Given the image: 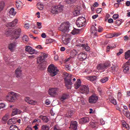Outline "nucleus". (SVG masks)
Listing matches in <instances>:
<instances>
[{"label":"nucleus","mask_w":130,"mask_h":130,"mask_svg":"<svg viewBox=\"0 0 130 130\" xmlns=\"http://www.w3.org/2000/svg\"><path fill=\"white\" fill-rule=\"evenodd\" d=\"M70 38L69 37L67 38H64V39H62L63 43H64V44H68V43L70 42Z\"/></svg>","instance_id":"c9c22d12"},{"label":"nucleus","mask_w":130,"mask_h":130,"mask_svg":"<svg viewBox=\"0 0 130 130\" xmlns=\"http://www.w3.org/2000/svg\"><path fill=\"white\" fill-rule=\"evenodd\" d=\"M15 74L16 75L17 78H19V77H21V75L22 74V70L20 68L18 67L16 69Z\"/></svg>","instance_id":"f3484780"},{"label":"nucleus","mask_w":130,"mask_h":130,"mask_svg":"<svg viewBox=\"0 0 130 130\" xmlns=\"http://www.w3.org/2000/svg\"><path fill=\"white\" fill-rule=\"evenodd\" d=\"M48 54L45 53H42L41 56L37 58V63L39 64V68L41 70H44L47 67L45 59L47 58Z\"/></svg>","instance_id":"f257e3e1"},{"label":"nucleus","mask_w":130,"mask_h":130,"mask_svg":"<svg viewBox=\"0 0 130 130\" xmlns=\"http://www.w3.org/2000/svg\"><path fill=\"white\" fill-rule=\"evenodd\" d=\"M124 57L125 59H126L127 60L130 58V50L125 52Z\"/></svg>","instance_id":"7c9ffc66"},{"label":"nucleus","mask_w":130,"mask_h":130,"mask_svg":"<svg viewBox=\"0 0 130 130\" xmlns=\"http://www.w3.org/2000/svg\"><path fill=\"white\" fill-rule=\"evenodd\" d=\"M70 128L71 130H77L78 128V122L77 121H71Z\"/></svg>","instance_id":"9b49d317"},{"label":"nucleus","mask_w":130,"mask_h":130,"mask_svg":"<svg viewBox=\"0 0 130 130\" xmlns=\"http://www.w3.org/2000/svg\"><path fill=\"white\" fill-rule=\"evenodd\" d=\"M115 24H116V25L117 26H120V25L122 24V19H117V20L115 21Z\"/></svg>","instance_id":"58836bf2"},{"label":"nucleus","mask_w":130,"mask_h":130,"mask_svg":"<svg viewBox=\"0 0 130 130\" xmlns=\"http://www.w3.org/2000/svg\"><path fill=\"white\" fill-rule=\"evenodd\" d=\"M4 6H5V3L3 2H1L0 3V12L1 11H2L3 9V8H4Z\"/></svg>","instance_id":"a18cd8bd"},{"label":"nucleus","mask_w":130,"mask_h":130,"mask_svg":"<svg viewBox=\"0 0 130 130\" xmlns=\"http://www.w3.org/2000/svg\"><path fill=\"white\" fill-rule=\"evenodd\" d=\"M21 111L18 110V109H14L12 111V116H15V115H17L18 114H21Z\"/></svg>","instance_id":"393cba45"},{"label":"nucleus","mask_w":130,"mask_h":130,"mask_svg":"<svg viewBox=\"0 0 130 130\" xmlns=\"http://www.w3.org/2000/svg\"><path fill=\"white\" fill-rule=\"evenodd\" d=\"M118 34L117 33H114V34H112L111 33H110L109 34H107L106 35V37L107 38H113V37H117Z\"/></svg>","instance_id":"bb28decb"},{"label":"nucleus","mask_w":130,"mask_h":130,"mask_svg":"<svg viewBox=\"0 0 130 130\" xmlns=\"http://www.w3.org/2000/svg\"><path fill=\"white\" fill-rule=\"evenodd\" d=\"M79 31L78 29H74L73 31H72V34L73 35H75L76 34H78L79 33Z\"/></svg>","instance_id":"de8ad7c7"},{"label":"nucleus","mask_w":130,"mask_h":130,"mask_svg":"<svg viewBox=\"0 0 130 130\" xmlns=\"http://www.w3.org/2000/svg\"><path fill=\"white\" fill-rule=\"evenodd\" d=\"M111 69L113 71H117L119 69V67L115 66V65H113V66L111 67Z\"/></svg>","instance_id":"a19ab883"},{"label":"nucleus","mask_w":130,"mask_h":130,"mask_svg":"<svg viewBox=\"0 0 130 130\" xmlns=\"http://www.w3.org/2000/svg\"><path fill=\"white\" fill-rule=\"evenodd\" d=\"M98 31L100 32H102V31H103V28H102V27H99Z\"/></svg>","instance_id":"e2e57ef3"},{"label":"nucleus","mask_w":130,"mask_h":130,"mask_svg":"<svg viewBox=\"0 0 130 130\" xmlns=\"http://www.w3.org/2000/svg\"><path fill=\"white\" fill-rule=\"evenodd\" d=\"M76 0H67L66 2L68 4H74L75 3Z\"/></svg>","instance_id":"c03bdc74"},{"label":"nucleus","mask_w":130,"mask_h":130,"mask_svg":"<svg viewBox=\"0 0 130 130\" xmlns=\"http://www.w3.org/2000/svg\"><path fill=\"white\" fill-rule=\"evenodd\" d=\"M70 55L71 58L72 57H75V56H77V55H78V52L76 51V50H72L70 53Z\"/></svg>","instance_id":"c85d7f7f"},{"label":"nucleus","mask_w":130,"mask_h":130,"mask_svg":"<svg viewBox=\"0 0 130 130\" xmlns=\"http://www.w3.org/2000/svg\"><path fill=\"white\" fill-rule=\"evenodd\" d=\"M114 20L113 18H109V19H108V22H109L110 24H112Z\"/></svg>","instance_id":"4d7b16f0"},{"label":"nucleus","mask_w":130,"mask_h":130,"mask_svg":"<svg viewBox=\"0 0 130 130\" xmlns=\"http://www.w3.org/2000/svg\"><path fill=\"white\" fill-rule=\"evenodd\" d=\"M41 130H49V127L47 125H43Z\"/></svg>","instance_id":"79ce46f5"},{"label":"nucleus","mask_w":130,"mask_h":130,"mask_svg":"<svg viewBox=\"0 0 130 130\" xmlns=\"http://www.w3.org/2000/svg\"><path fill=\"white\" fill-rule=\"evenodd\" d=\"M87 58V55L86 53H80L78 56V59L80 61H83Z\"/></svg>","instance_id":"4468645a"},{"label":"nucleus","mask_w":130,"mask_h":130,"mask_svg":"<svg viewBox=\"0 0 130 130\" xmlns=\"http://www.w3.org/2000/svg\"><path fill=\"white\" fill-rule=\"evenodd\" d=\"M8 118H9L8 116L7 115H5V116L3 117L2 120L4 122H5L7 121Z\"/></svg>","instance_id":"8fccbe9b"},{"label":"nucleus","mask_w":130,"mask_h":130,"mask_svg":"<svg viewBox=\"0 0 130 130\" xmlns=\"http://www.w3.org/2000/svg\"><path fill=\"white\" fill-rule=\"evenodd\" d=\"M73 14L74 16H77L80 14V11L78 9H76L74 10V11H73Z\"/></svg>","instance_id":"72a5a7b5"},{"label":"nucleus","mask_w":130,"mask_h":130,"mask_svg":"<svg viewBox=\"0 0 130 130\" xmlns=\"http://www.w3.org/2000/svg\"><path fill=\"white\" fill-rule=\"evenodd\" d=\"M81 82L80 79H78L77 81L75 84V89H78L81 86Z\"/></svg>","instance_id":"b1692460"},{"label":"nucleus","mask_w":130,"mask_h":130,"mask_svg":"<svg viewBox=\"0 0 130 130\" xmlns=\"http://www.w3.org/2000/svg\"><path fill=\"white\" fill-rule=\"evenodd\" d=\"M18 21V20L17 19H14V20H13V21H12L11 22H10L9 26H10L11 27H15V26H16V24H17Z\"/></svg>","instance_id":"a878e982"},{"label":"nucleus","mask_w":130,"mask_h":130,"mask_svg":"<svg viewBox=\"0 0 130 130\" xmlns=\"http://www.w3.org/2000/svg\"><path fill=\"white\" fill-rule=\"evenodd\" d=\"M17 45V42H13V43H10L9 45V48L10 50H14Z\"/></svg>","instance_id":"4be33fe9"},{"label":"nucleus","mask_w":130,"mask_h":130,"mask_svg":"<svg viewBox=\"0 0 130 130\" xmlns=\"http://www.w3.org/2000/svg\"><path fill=\"white\" fill-rule=\"evenodd\" d=\"M15 118H12L11 119H10L9 120H8L7 123L9 125H13V124H15Z\"/></svg>","instance_id":"c756f323"},{"label":"nucleus","mask_w":130,"mask_h":130,"mask_svg":"<svg viewBox=\"0 0 130 130\" xmlns=\"http://www.w3.org/2000/svg\"><path fill=\"white\" fill-rule=\"evenodd\" d=\"M37 7H38V9H39L40 10H43L44 6L43 4H38L37 5Z\"/></svg>","instance_id":"37998d69"},{"label":"nucleus","mask_w":130,"mask_h":130,"mask_svg":"<svg viewBox=\"0 0 130 130\" xmlns=\"http://www.w3.org/2000/svg\"><path fill=\"white\" fill-rule=\"evenodd\" d=\"M87 79L89 81H90V82H95L98 77L96 75H92V76H87Z\"/></svg>","instance_id":"a211bd4d"},{"label":"nucleus","mask_w":130,"mask_h":130,"mask_svg":"<svg viewBox=\"0 0 130 130\" xmlns=\"http://www.w3.org/2000/svg\"><path fill=\"white\" fill-rule=\"evenodd\" d=\"M20 96L18 93H15V92H10V94L7 96V99L10 102H15L17 99Z\"/></svg>","instance_id":"7ed1b4c3"},{"label":"nucleus","mask_w":130,"mask_h":130,"mask_svg":"<svg viewBox=\"0 0 130 130\" xmlns=\"http://www.w3.org/2000/svg\"><path fill=\"white\" fill-rule=\"evenodd\" d=\"M118 17H119V14H114L113 15V18H114V19H117Z\"/></svg>","instance_id":"6e6d98bb"},{"label":"nucleus","mask_w":130,"mask_h":130,"mask_svg":"<svg viewBox=\"0 0 130 130\" xmlns=\"http://www.w3.org/2000/svg\"><path fill=\"white\" fill-rule=\"evenodd\" d=\"M10 130H20V129H19L17 126H16V125H11L10 127Z\"/></svg>","instance_id":"2f4dec72"},{"label":"nucleus","mask_w":130,"mask_h":130,"mask_svg":"<svg viewBox=\"0 0 130 130\" xmlns=\"http://www.w3.org/2000/svg\"><path fill=\"white\" fill-rule=\"evenodd\" d=\"M70 23L69 22H63L60 24V27H59V30L62 31L66 33V32H69L70 30Z\"/></svg>","instance_id":"39448f33"},{"label":"nucleus","mask_w":130,"mask_h":130,"mask_svg":"<svg viewBox=\"0 0 130 130\" xmlns=\"http://www.w3.org/2000/svg\"><path fill=\"white\" fill-rule=\"evenodd\" d=\"M114 47H115V45H113V46H112V45H108L107 47V51H109L110 49L114 48Z\"/></svg>","instance_id":"09e8293b"},{"label":"nucleus","mask_w":130,"mask_h":130,"mask_svg":"<svg viewBox=\"0 0 130 130\" xmlns=\"http://www.w3.org/2000/svg\"><path fill=\"white\" fill-rule=\"evenodd\" d=\"M111 65V62L109 61H107L104 63V70L107 68V67H109Z\"/></svg>","instance_id":"e433bc0d"},{"label":"nucleus","mask_w":130,"mask_h":130,"mask_svg":"<svg viewBox=\"0 0 130 130\" xmlns=\"http://www.w3.org/2000/svg\"><path fill=\"white\" fill-rule=\"evenodd\" d=\"M122 125L123 127H126V128H127V126H128V124H127L126 122H123Z\"/></svg>","instance_id":"13d9d810"},{"label":"nucleus","mask_w":130,"mask_h":130,"mask_svg":"<svg viewBox=\"0 0 130 130\" xmlns=\"http://www.w3.org/2000/svg\"><path fill=\"white\" fill-rule=\"evenodd\" d=\"M124 114L125 116H126L127 118H129V117H130L129 111H127V110L125 112H124Z\"/></svg>","instance_id":"49530a36"},{"label":"nucleus","mask_w":130,"mask_h":130,"mask_svg":"<svg viewBox=\"0 0 130 130\" xmlns=\"http://www.w3.org/2000/svg\"><path fill=\"white\" fill-rule=\"evenodd\" d=\"M25 130H33L32 127H30L29 126H27L26 128H25Z\"/></svg>","instance_id":"338daca9"},{"label":"nucleus","mask_w":130,"mask_h":130,"mask_svg":"<svg viewBox=\"0 0 130 130\" xmlns=\"http://www.w3.org/2000/svg\"><path fill=\"white\" fill-rule=\"evenodd\" d=\"M79 46L82 47L83 49H85L86 51H89L90 50V46H88V44H85L83 43H81L79 44Z\"/></svg>","instance_id":"dca6fc26"},{"label":"nucleus","mask_w":130,"mask_h":130,"mask_svg":"<svg viewBox=\"0 0 130 130\" xmlns=\"http://www.w3.org/2000/svg\"><path fill=\"white\" fill-rule=\"evenodd\" d=\"M123 50H122V49H120V50H119V52L117 53V55L120 56V55H121V54H123Z\"/></svg>","instance_id":"603ef678"},{"label":"nucleus","mask_w":130,"mask_h":130,"mask_svg":"<svg viewBox=\"0 0 130 130\" xmlns=\"http://www.w3.org/2000/svg\"><path fill=\"white\" fill-rule=\"evenodd\" d=\"M6 107L5 104H0V109H4Z\"/></svg>","instance_id":"bf43d9fd"},{"label":"nucleus","mask_w":130,"mask_h":130,"mask_svg":"<svg viewBox=\"0 0 130 130\" xmlns=\"http://www.w3.org/2000/svg\"><path fill=\"white\" fill-rule=\"evenodd\" d=\"M9 14L10 15H15V14H16L14 8H11V9H10Z\"/></svg>","instance_id":"473e14b6"},{"label":"nucleus","mask_w":130,"mask_h":130,"mask_svg":"<svg viewBox=\"0 0 130 130\" xmlns=\"http://www.w3.org/2000/svg\"><path fill=\"white\" fill-rule=\"evenodd\" d=\"M21 32V29L19 28L14 31V34L13 35V38L14 39H18L20 37V35Z\"/></svg>","instance_id":"9d476101"},{"label":"nucleus","mask_w":130,"mask_h":130,"mask_svg":"<svg viewBox=\"0 0 130 130\" xmlns=\"http://www.w3.org/2000/svg\"><path fill=\"white\" fill-rule=\"evenodd\" d=\"M40 118L44 121V122H48L49 119L46 116H40Z\"/></svg>","instance_id":"4c0bfd02"},{"label":"nucleus","mask_w":130,"mask_h":130,"mask_svg":"<svg viewBox=\"0 0 130 130\" xmlns=\"http://www.w3.org/2000/svg\"><path fill=\"white\" fill-rule=\"evenodd\" d=\"M48 71L50 75H51V77H55V75H56L59 72L58 69H57V67H55L53 64H50V65L48 66Z\"/></svg>","instance_id":"20e7f679"},{"label":"nucleus","mask_w":130,"mask_h":130,"mask_svg":"<svg viewBox=\"0 0 130 130\" xmlns=\"http://www.w3.org/2000/svg\"><path fill=\"white\" fill-rule=\"evenodd\" d=\"M102 8H98V9H96L97 13H100L101 12H102Z\"/></svg>","instance_id":"0e129e2a"},{"label":"nucleus","mask_w":130,"mask_h":130,"mask_svg":"<svg viewBox=\"0 0 130 130\" xmlns=\"http://www.w3.org/2000/svg\"><path fill=\"white\" fill-rule=\"evenodd\" d=\"M37 25L38 26L39 29H41L42 28V22H37Z\"/></svg>","instance_id":"5fc2aeb1"},{"label":"nucleus","mask_w":130,"mask_h":130,"mask_svg":"<svg viewBox=\"0 0 130 130\" xmlns=\"http://www.w3.org/2000/svg\"><path fill=\"white\" fill-rule=\"evenodd\" d=\"M98 100V97L95 94H93L89 98V102L90 103H95Z\"/></svg>","instance_id":"ddd939ff"},{"label":"nucleus","mask_w":130,"mask_h":130,"mask_svg":"<svg viewBox=\"0 0 130 130\" xmlns=\"http://www.w3.org/2000/svg\"><path fill=\"white\" fill-rule=\"evenodd\" d=\"M108 77H107V76H105V77H103V78L100 80V82L101 83H106L108 81Z\"/></svg>","instance_id":"f704fd0d"},{"label":"nucleus","mask_w":130,"mask_h":130,"mask_svg":"<svg viewBox=\"0 0 130 130\" xmlns=\"http://www.w3.org/2000/svg\"><path fill=\"white\" fill-rule=\"evenodd\" d=\"M63 9V7L61 5H58L57 6H52L51 13L54 14H56L59 12H61Z\"/></svg>","instance_id":"0eeeda50"},{"label":"nucleus","mask_w":130,"mask_h":130,"mask_svg":"<svg viewBox=\"0 0 130 130\" xmlns=\"http://www.w3.org/2000/svg\"><path fill=\"white\" fill-rule=\"evenodd\" d=\"M73 115H74V112H73V111H69L67 113V116H69V117H72Z\"/></svg>","instance_id":"3c124183"},{"label":"nucleus","mask_w":130,"mask_h":130,"mask_svg":"<svg viewBox=\"0 0 130 130\" xmlns=\"http://www.w3.org/2000/svg\"><path fill=\"white\" fill-rule=\"evenodd\" d=\"M63 74L64 75L66 87H67L68 89H71L72 85H73V83L72 82V75L67 72H64Z\"/></svg>","instance_id":"f03ea898"},{"label":"nucleus","mask_w":130,"mask_h":130,"mask_svg":"<svg viewBox=\"0 0 130 130\" xmlns=\"http://www.w3.org/2000/svg\"><path fill=\"white\" fill-rule=\"evenodd\" d=\"M25 50L26 51H28L29 54H30V55H33L34 54L37 55V54H38V52H37L36 50H34V48H32V47L29 46H25Z\"/></svg>","instance_id":"1a4fd4ad"},{"label":"nucleus","mask_w":130,"mask_h":130,"mask_svg":"<svg viewBox=\"0 0 130 130\" xmlns=\"http://www.w3.org/2000/svg\"><path fill=\"white\" fill-rule=\"evenodd\" d=\"M86 24V20L85 17H83V16H80V17H78L76 21V25L77 27H84L85 25Z\"/></svg>","instance_id":"423d86ee"},{"label":"nucleus","mask_w":130,"mask_h":130,"mask_svg":"<svg viewBox=\"0 0 130 130\" xmlns=\"http://www.w3.org/2000/svg\"><path fill=\"white\" fill-rule=\"evenodd\" d=\"M89 118L88 117H85L84 118H82L81 119H80L79 122L80 123H86L87 122H89Z\"/></svg>","instance_id":"412c9836"},{"label":"nucleus","mask_w":130,"mask_h":130,"mask_svg":"<svg viewBox=\"0 0 130 130\" xmlns=\"http://www.w3.org/2000/svg\"><path fill=\"white\" fill-rule=\"evenodd\" d=\"M69 96L68 95V94H63L60 98V101H61V102H64V101L66 100V99H68V98H69Z\"/></svg>","instance_id":"aec40b11"},{"label":"nucleus","mask_w":130,"mask_h":130,"mask_svg":"<svg viewBox=\"0 0 130 130\" xmlns=\"http://www.w3.org/2000/svg\"><path fill=\"white\" fill-rule=\"evenodd\" d=\"M128 65H129V62L128 60L124 65L123 72L124 73H128V72H129V66Z\"/></svg>","instance_id":"2eb2a0df"},{"label":"nucleus","mask_w":130,"mask_h":130,"mask_svg":"<svg viewBox=\"0 0 130 130\" xmlns=\"http://www.w3.org/2000/svg\"><path fill=\"white\" fill-rule=\"evenodd\" d=\"M59 89L58 88H50L49 89L48 93L52 97H55L58 94Z\"/></svg>","instance_id":"6e6552de"},{"label":"nucleus","mask_w":130,"mask_h":130,"mask_svg":"<svg viewBox=\"0 0 130 130\" xmlns=\"http://www.w3.org/2000/svg\"><path fill=\"white\" fill-rule=\"evenodd\" d=\"M93 6L95 7H98V6H99V3H98V2H94V3H93Z\"/></svg>","instance_id":"69168bd1"},{"label":"nucleus","mask_w":130,"mask_h":130,"mask_svg":"<svg viewBox=\"0 0 130 130\" xmlns=\"http://www.w3.org/2000/svg\"><path fill=\"white\" fill-rule=\"evenodd\" d=\"M22 40L24 42H26L28 40V37L27 35H24L22 37Z\"/></svg>","instance_id":"ea45409f"},{"label":"nucleus","mask_w":130,"mask_h":130,"mask_svg":"<svg viewBox=\"0 0 130 130\" xmlns=\"http://www.w3.org/2000/svg\"><path fill=\"white\" fill-rule=\"evenodd\" d=\"M109 100L111 102V103L113 104V105H117L116 100L114 97L110 96V97L109 98Z\"/></svg>","instance_id":"cd10ccee"},{"label":"nucleus","mask_w":130,"mask_h":130,"mask_svg":"<svg viewBox=\"0 0 130 130\" xmlns=\"http://www.w3.org/2000/svg\"><path fill=\"white\" fill-rule=\"evenodd\" d=\"M96 69H98V70H102V71H105V64H99L96 66Z\"/></svg>","instance_id":"5701e85b"},{"label":"nucleus","mask_w":130,"mask_h":130,"mask_svg":"<svg viewBox=\"0 0 130 130\" xmlns=\"http://www.w3.org/2000/svg\"><path fill=\"white\" fill-rule=\"evenodd\" d=\"M24 28H25V29H29V23H25Z\"/></svg>","instance_id":"680f3d73"},{"label":"nucleus","mask_w":130,"mask_h":130,"mask_svg":"<svg viewBox=\"0 0 130 130\" xmlns=\"http://www.w3.org/2000/svg\"><path fill=\"white\" fill-rule=\"evenodd\" d=\"M37 122V123H40L41 120L40 119H35L33 121V122Z\"/></svg>","instance_id":"052dcab7"},{"label":"nucleus","mask_w":130,"mask_h":130,"mask_svg":"<svg viewBox=\"0 0 130 130\" xmlns=\"http://www.w3.org/2000/svg\"><path fill=\"white\" fill-rule=\"evenodd\" d=\"M80 92L82 93H85L88 94L89 92V87L85 85L81 86V87H80Z\"/></svg>","instance_id":"f8f14e48"},{"label":"nucleus","mask_w":130,"mask_h":130,"mask_svg":"<svg viewBox=\"0 0 130 130\" xmlns=\"http://www.w3.org/2000/svg\"><path fill=\"white\" fill-rule=\"evenodd\" d=\"M54 40L53 39H51V38H50L49 39H47V43H52L53 42Z\"/></svg>","instance_id":"864d4df0"},{"label":"nucleus","mask_w":130,"mask_h":130,"mask_svg":"<svg viewBox=\"0 0 130 130\" xmlns=\"http://www.w3.org/2000/svg\"><path fill=\"white\" fill-rule=\"evenodd\" d=\"M121 97V93L120 92H118V100H119V99H120Z\"/></svg>","instance_id":"774afa93"},{"label":"nucleus","mask_w":130,"mask_h":130,"mask_svg":"<svg viewBox=\"0 0 130 130\" xmlns=\"http://www.w3.org/2000/svg\"><path fill=\"white\" fill-rule=\"evenodd\" d=\"M25 100L27 102V103H29L30 105H35L37 102H35L34 100H32V99H30L29 97H26L25 98Z\"/></svg>","instance_id":"6ab92c4d"}]
</instances>
